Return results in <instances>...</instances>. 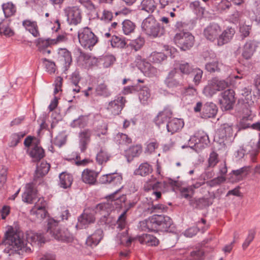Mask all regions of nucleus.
Listing matches in <instances>:
<instances>
[{
  "label": "nucleus",
  "instance_id": "obj_36",
  "mask_svg": "<svg viewBox=\"0 0 260 260\" xmlns=\"http://www.w3.org/2000/svg\"><path fill=\"white\" fill-rule=\"evenodd\" d=\"M138 241L142 244H146L147 246H156L158 244L157 239L150 234H143L138 238Z\"/></svg>",
  "mask_w": 260,
  "mask_h": 260
},
{
  "label": "nucleus",
  "instance_id": "obj_59",
  "mask_svg": "<svg viewBox=\"0 0 260 260\" xmlns=\"http://www.w3.org/2000/svg\"><path fill=\"white\" fill-rule=\"evenodd\" d=\"M110 42L111 46L114 48H123L126 46L125 41L117 36H113Z\"/></svg>",
  "mask_w": 260,
  "mask_h": 260
},
{
  "label": "nucleus",
  "instance_id": "obj_47",
  "mask_svg": "<svg viewBox=\"0 0 260 260\" xmlns=\"http://www.w3.org/2000/svg\"><path fill=\"white\" fill-rule=\"evenodd\" d=\"M114 141L117 144L121 146L127 145L132 142L131 139L127 135L120 133L115 135Z\"/></svg>",
  "mask_w": 260,
  "mask_h": 260
},
{
  "label": "nucleus",
  "instance_id": "obj_22",
  "mask_svg": "<svg viewBox=\"0 0 260 260\" xmlns=\"http://www.w3.org/2000/svg\"><path fill=\"white\" fill-rule=\"evenodd\" d=\"M235 30L232 27H228L224 30L220 35H219L217 39V45L221 46L229 42L233 38Z\"/></svg>",
  "mask_w": 260,
  "mask_h": 260
},
{
  "label": "nucleus",
  "instance_id": "obj_41",
  "mask_svg": "<svg viewBox=\"0 0 260 260\" xmlns=\"http://www.w3.org/2000/svg\"><path fill=\"white\" fill-rule=\"evenodd\" d=\"M150 91L148 87L143 86L140 89L139 98L143 105H147L150 101Z\"/></svg>",
  "mask_w": 260,
  "mask_h": 260
},
{
  "label": "nucleus",
  "instance_id": "obj_39",
  "mask_svg": "<svg viewBox=\"0 0 260 260\" xmlns=\"http://www.w3.org/2000/svg\"><path fill=\"white\" fill-rule=\"evenodd\" d=\"M142 149L140 145H137L130 147L125 151V156L128 161L135 157L138 156L142 152Z\"/></svg>",
  "mask_w": 260,
  "mask_h": 260
},
{
  "label": "nucleus",
  "instance_id": "obj_2",
  "mask_svg": "<svg viewBox=\"0 0 260 260\" xmlns=\"http://www.w3.org/2000/svg\"><path fill=\"white\" fill-rule=\"evenodd\" d=\"M173 223L172 219L164 215H153L139 223L142 231H167Z\"/></svg>",
  "mask_w": 260,
  "mask_h": 260
},
{
  "label": "nucleus",
  "instance_id": "obj_11",
  "mask_svg": "<svg viewBox=\"0 0 260 260\" xmlns=\"http://www.w3.org/2000/svg\"><path fill=\"white\" fill-rule=\"evenodd\" d=\"M67 20L71 24L77 25L82 20L81 11L77 6L68 7L64 9Z\"/></svg>",
  "mask_w": 260,
  "mask_h": 260
},
{
  "label": "nucleus",
  "instance_id": "obj_34",
  "mask_svg": "<svg viewBox=\"0 0 260 260\" xmlns=\"http://www.w3.org/2000/svg\"><path fill=\"white\" fill-rule=\"evenodd\" d=\"M255 43L253 40H248L243 48L242 56L246 59H248L252 56L255 50Z\"/></svg>",
  "mask_w": 260,
  "mask_h": 260
},
{
  "label": "nucleus",
  "instance_id": "obj_42",
  "mask_svg": "<svg viewBox=\"0 0 260 260\" xmlns=\"http://www.w3.org/2000/svg\"><path fill=\"white\" fill-rule=\"evenodd\" d=\"M29 155L33 161H38L44 156V151L42 148L36 145L30 150Z\"/></svg>",
  "mask_w": 260,
  "mask_h": 260
},
{
  "label": "nucleus",
  "instance_id": "obj_46",
  "mask_svg": "<svg viewBox=\"0 0 260 260\" xmlns=\"http://www.w3.org/2000/svg\"><path fill=\"white\" fill-rule=\"evenodd\" d=\"M116 239L118 244H123L126 246H129L134 240V239L128 237L127 231L122 233H118Z\"/></svg>",
  "mask_w": 260,
  "mask_h": 260
},
{
  "label": "nucleus",
  "instance_id": "obj_48",
  "mask_svg": "<svg viewBox=\"0 0 260 260\" xmlns=\"http://www.w3.org/2000/svg\"><path fill=\"white\" fill-rule=\"evenodd\" d=\"M88 120V118L87 116L81 115L78 118L73 120L70 124V126L73 128H83L86 126Z\"/></svg>",
  "mask_w": 260,
  "mask_h": 260
},
{
  "label": "nucleus",
  "instance_id": "obj_55",
  "mask_svg": "<svg viewBox=\"0 0 260 260\" xmlns=\"http://www.w3.org/2000/svg\"><path fill=\"white\" fill-rule=\"evenodd\" d=\"M2 8L5 16L6 17H9L13 15L16 12V7L11 2L4 4L2 5Z\"/></svg>",
  "mask_w": 260,
  "mask_h": 260
},
{
  "label": "nucleus",
  "instance_id": "obj_29",
  "mask_svg": "<svg viewBox=\"0 0 260 260\" xmlns=\"http://www.w3.org/2000/svg\"><path fill=\"white\" fill-rule=\"evenodd\" d=\"M103 231L102 229H97L95 232L89 236L86 239L87 245L90 247L96 246L103 238Z\"/></svg>",
  "mask_w": 260,
  "mask_h": 260
},
{
  "label": "nucleus",
  "instance_id": "obj_50",
  "mask_svg": "<svg viewBox=\"0 0 260 260\" xmlns=\"http://www.w3.org/2000/svg\"><path fill=\"white\" fill-rule=\"evenodd\" d=\"M143 74L148 77H152L155 76L157 73L156 68L153 67L149 62L145 63L144 67L140 70Z\"/></svg>",
  "mask_w": 260,
  "mask_h": 260
},
{
  "label": "nucleus",
  "instance_id": "obj_14",
  "mask_svg": "<svg viewBox=\"0 0 260 260\" xmlns=\"http://www.w3.org/2000/svg\"><path fill=\"white\" fill-rule=\"evenodd\" d=\"M100 181L103 184H109L112 186H117L119 187L117 189L122 188V186L120 187L122 181V177L121 175L118 173H113L103 175L101 177Z\"/></svg>",
  "mask_w": 260,
  "mask_h": 260
},
{
  "label": "nucleus",
  "instance_id": "obj_1",
  "mask_svg": "<svg viewBox=\"0 0 260 260\" xmlns=\"http://www.w3.org/2000/svg\"><path fill=\"white\" fill-rule=\"evenodd\" d=\"M2 244L5 246L4 252L6 256L22 255L24 253H29L31 252V248L25 243L20 234L13 231L6 232Z\"/></svg>",
  "mask_w": 260,
  "mask_h": 260
},
{
  "label": "nucleus",
  "instance_id": "obj_25",
  "mask_svg": "<svg viewBox=\"0 0 260 260\" xmlns=\"http://www.w3.org/2000/svg\"><path fill=\"white\" fill-rule=\"evenodd\" d=\"M184 126V122L181 119L173 118L170 120L166 124V128L168 133L173 135L178 132Z\"/></svg>",
  "mask_w": 260,
  "mask_h": 260
},
{
  "label": "nucleus",
  "instance_id": "obj_3",
  "mask_svg": "<svg viewBox=\"0 0 260 260\" xmlns=\"http://www.w3.org/2000/svg\"><path fill=\"white\" fill-rule=\"evenodd\" d=\"M142 28L147 35L153 38L160 37L165 34L164 28L160 26L152 15H149L143 20Z\"/></svg>",
  "mask_w": 260,
  "mask_h": 260
},
{
  "label": "nucleus",
  "instance_id": "obj_6",
  "mask_svg": "<svg viewBox=\"0 0 260 260\" xmlns=\"http://www.w3.org/2000/svg\"><path fill=\"white\" fill-rule=\"evenodd\" d=\"M121 188L116 189L113 193L109 196V200H107L106 202L101 203L97 205L96 207V212H99L100 214H104L109 213L114 210L115 205L118 204V200H120L121 202H124L126 200L125 196L122 195L121 197H115V195L119 191Z\"/></svg>",
  "mask_w": 260,
  "mask_h": 260
},
{
  "label": "nucleus",
  "instance_id": "obj_63",
  "mask_svg": "<svg viewBox=\"0 0 260 260\" xmlns=\"http://www.w3.org/2000/svg\"><path fill=\"white\" fill-rule=\"evenodd\" d=\"M126 214L125 212H123L116 220L118 229L121 230L125 228L126 224Z\"/></svg>",
  "mask_w": 260,
  "mask_h": 260
},
{
  "label": "nucleus",
  "instance_id": "obj_40",
  "mask_svg": "<svg viewBox=\"0 0 260 260\" xmlns=\"http://www.w3.org/2000/svg\"><path fill=\"white\" fill-rule=\"evenodd\" d=\"M152 171V167L147 162H144L140 165L134 173L135 175L145 177L149 175Z\"/></svg>",
  "mask_w": 260,
  "mask_h": 260
},
{
  "label": "nucleus",
  "instance_id": "obj_35",
  "mask_svg": "<svg viewBox=\"0 0 260 260\" xmlns=\"http://www.w3.org/2000/svg\"><path fill=\"white\" fill-rule=\"evenodd\" d=\"M22 25L35 37L39 36L40 33L36 21L25 20L22 22Z\"/></svg>",
  "mask_w": 260,
  "mask_h": 260
},
{
  "label": "nucleus",
  "instance_id": "obj_52",
  "mask_svg": "<svg viewBox=\"0 0 260 260\" xmlns=\"http://www.w3.org/2000/svg\"><path fill=\"white\" fill-rule=\"evenodd\" d=\"M256 234V230L255 229H251L248 231V234L242 244V248L245 250L251 243L254 240Z\"/></svg>",
  "mask_w": 260,
  "mask_h": 260
},
{
  "label": "nucleus",
  "instance_id": "obj_24",
  "mask_svg": "<svg viewBox=\"0 0 260 260\" xmlns=\"http://www.w3.org/2000/svg\"><path fill=\"white\" fill-rule=\"evenodd\" d=\"M26 239L28 243L32 246H40L46 242V239L41 233L30 232L27 234Z\"/></svg>",
  "mask_w": 260,
  "mask_h": 260
},
{
  "label": "nucleus",
  "instance_id": "obj_18",
  "mask_svg": "<svg viewBox=\"0 0 260 260\" xmlns=\"http://www.w3.org/2000/svg\"><path fill=\"white\" fill-rule=\"evenodd\" d=\"M172 115L171 109L168 107H165L162 111L157 114L154 118L153 121L155 125L160 128L162 126L164 127L166 123H167L171 118Z\"/></svg>",
  "mask_w": 260,
  "mask_h": 260
},
{
  "label": "nucleus",
  "instance_id": "obj_8",
  "mask_svg": "<svg viewBox=\"0 0 260 260\" xmlns=\"http://www.w3.org/2000/svg\"><path fill=\"white\" fill-rule=\"evenodd\" d=\"M182 75L176 69L170 71L166 77L165 83L168 87L172 89L181 88L183 86Z\"/></svg>",
  "mask_w": 260,
  "mask_h": 260
},
{
  "label": "nucleus",
  "instance_id": "obj_28",
  "mask_svg": "<svg viewBox=\"0 0 260 260\" xmlns=\"http://www.w3.org/2000/svg\"><path fill=\"white\" fill-rule=\"evenodd\" d=\"M99 173L88 169H85L82 173V180L85 183L90 185L96 182V178Z\"/></svg>",
  "mask_w": 260,
  "mask_h": 260
},
{
  "label": "nucleus",
  "instance_id": "obj_12",
  "mask_svg": "<svg viewBox=\"0 0 260 260\" xmlns=\"http://www.w3.org/2000/svg\"><path fill=\"white\" fill-rule=\"evenodd\" d=\"M126 102L125 98L122 96H116L114 100L109 102L107 110L113 115L121 113Z\"/></svg>",
  "mask_w": 260,
  "mask_h": 260
},
{
  "label": "nucleus",
  "instance_id": "obj_57",
  "mask_svg": "<svg viewBox=\"0 0 260 260\" xmlns=\"http://www.w3.org/2000/svg\"><path fill=\"white\" fill-rule=\"evenodd\" d=\"M25 135L26 133L23 132L13 134L11 136V140L10 143V146H16L20 142L21 139L25 136Z\"/></svg>",
  "mask_w": 260,
  "mask_h": 260
},
{
  "label": "nucleus",
  "instance_id": "obj_30",
  "mask_svg": "<svg viewBox=\"0 0 260 260\" xmlns=\"http://www.w3.org/2000/svg\"><path fill=\"white\" fill-rule=\"evenodd\" d=\"M233 124L224 123L221 125L217 134L221 139H226L233 136Z\"/></svg>",
  "mask_w": 260,
  "mask_h": 260
},
{
  "label": "nucleus",
  "instance_id": "obj_13",
  "mask_svg": "<svg viewBox=\"0 0 260 260\" xmlns=\"http://www.w3.org/2000/svg\"><path fill=\"white\" fill-rule=\"evenodd\" d=\"M46 202L44 198H39L30 211V215L35 216L38 219H42L45 218L47 214L46 209Z\"/></svg>",
  "mask_w": 260,
  "mask_h": 260
},
{
  "label": "nucleus",
  "instance_id": "obj_7",
  "mask_svg": "<svg viewBox=\"0 0 260 260\" xmlns=\"http://www.w3.org/2000/svg\"><path fill=\"white\" fill-rule=\"evenodd\" d=\"M174 42L181 50L186 51L193 46L194 38L189 32L181 31L175 35Z\"/></svg>",
  "mask_w": 260,
  "mask_h": 260
},
{
  "label": "nucleus",
  "instance_id": "obj_5",
  "mask_svg": "<svg viewBox=\"0 0 260 260\" xmlns=\"http://www.w3.org/2000/svg\"><path fill=\"white\" fill-rule=\"evenodd\" d=\"M78 37L80 45L83 48L89 50H91L98 42V38L88 27L80 29L78 31Z\"/></svg>",
  "mask_w": 260,
  "mask_h": 260
},
{
  "label": "nucleus",
  "instance_id": "obj_62",
  "mask_svg": "<svg viewBox=\"0 0 260 260\" xmlns=\"http://www.w3.org/2000/svg\"><path fill=\"white\" fill-rule=\"evenodd\" d=\"M166 208V207L161 204L154 205L152 203L149 205L148 207L146 208L145 211L148 213L151 214L152 213L156 212L159 210H164Z\"/></svg>",
  "mask_w": 260,
  "mask_h": 260
},
{
  "label": "nucleus",
  "instance_id": "obj_27",
  "mask_svg": "<svg viewBox=\"0 0 260 260\" xmlns=\"http://www.w3.org/2000/svg\"><path fill=\"white\" fill-rule=\"evenodd\" d=\"M217 108L213 103H207L203 107L202 117L205 118L214 117L217 114Z\"/></svg>",
  "mask_w": 260,
  "mask_h": 260
},
{
  "label": "nucleus",
  "instance_id": "obj_60",
  "mask_svg": "<svg viewBox=\"0 0 260 260\" xmlns=\"http://www.w3.org/2000/svg\"><path fill=\"white\" fill-rule=\"evenodd\" d=\"M190 9L198 15H202L204 14V8L201 6L200 2L195 1L190 4Z\"/></svg>",
  "mask_w": 260,
  "mask_h": 260
},
{
  "label": "nucleus",
  "instance_id": "obj_31",
  "mask_svg": "<svg viewBox=\"0 0 260 260\" xmlns=\"http://www.w3.org/2000/svg\"><path fill=\"white\" fill-rule=\"evenodd\" d=\"M50 168L49 164L45 161H42L40 165H38L34 175V181H37L38 179L46 175Z\"/></svg>",
  "mask_w": 260,
  "mask_h": 260
},
{
  "label": "nucleus",
  "instance_id": "obj_26",
  "mask_svg": "<svg viewBox=\"0 0 260 260\" xmlns=\"http://www.w3.org/2000/svg\"><path fill=\"white\" fill-rule=\"evenodd\" d=\"M58 59L64 65L67 69L72 62L71 53L66 48H59L58 50Z\"/></svg>",
  "mask_w": 260,
  "mask_h": 260
},
{
  "label": "nucleus",
  "instance_id": "obj_37",
  "mask_svg": "<svg viewBox=\"0 0 260 260\" xmlns=\"http://www.w3.org/2000/svg\"><path fill=\"white\" fill-rule=\"evenodd\" d=\"M145 43V40L143 37H139L135 40H133L126 45L125 48L127 50H131L132 52H136L143 47Z\"/></svg>",
  "mask_w": 260,
  "mask_h": 260
},
{
  "label": "nucleus",
  "instance_id": "obj_23",
  "mask_svg": "<svg viewBox=\"0 0 260 260\" xmlns=\"http://www.w3.org/2000/svg\"><path fill=\"white\" fill-rule=\"evenodd\" d=\"M95 217L92 214L84 212L78 217L76 227L78 229H85L89 224L93 223Z\"/></svg>",
  "mask_w": 260,
  "mask_h": 260
},
{
  "label": "nucleus",
  "instance_id": "obj_53",
  "mask_svg": "<svg viewBox=\"0 0 260 260\" xmlns=\"http://www.w3.org/2000/svg\"><path fill=\"white\" fill-rule=\"evenodd\" d=\"M110 157V154L107 151L101 149L96 154V160L98 164L102 165L107 162Z\"/></svg>",
  "mask_w": 260,
  "mask_h": 260
},
{
  "label": "nucleus",
  "instance_id": "obj_32",
  "mask_svg": "<svg viewBox=\"0 0 260 260\" xmlns=\"http://www.w3.org/2000/svg\"><path fill=\"white\" fill-rule=\"evenodd\" d=\"M78 62L80 65L85 68H88L93 66L95 63L96 59L88 54L80 52V54L78 57Z\"/></svg>",
  "mask_w": 260,
  "mask_h": 260
},
{
  "label": "nucleus",
  "instance_id": "obj_16",
  "mask_svg": "<svg viewBox=\"0 0 260 260\" xmlns=\"http://www.w3.org/2000/svg\"><path fill=\"white\" fill-rule=\"evenodd\" d=\"M229 84L224 80H218L217 78L212 79L209 84L204 88L205 92H208L210 94H213L216 91L222 90L228 87Z\"/></svg>",
  "mask_w": 260,
  "mask_h": 260
},
{
  "label": "nucleus",
  "instance_id": "obj_10",
  "mask_svg": "<svg viewBox=\"0 0 260 260\" xmlns=\"http://www.w3.org/2000/svg\"><path fill=\"white\" fill-rule=\"evenodd\" d=\"M252 128L260 131V123L256 122L251 125ZM260 148V133H259V139L257 142H253L252 140L249 142L246 149L247 150L249 153L250 160L252 162H255L256 161V155L259 152V149Z\"/></svg>",
  "mask_w": 260,
  "mask_h": 260
},
{
  "label": "nucleus",
  "instance_id": "obj_20",
  "mask_svg": "<svg viewBox=\"0 0 260 260\" xmlns=\"http://www.w3.org/2000/svg\"><path fill=\"white\" fill-rule=\"evenodd\" d=\"M91 135L92 131L89 129H85L79 133V147L81 152H84L86 150Z\"/></svg>",
  "mask_w": 260,
  "mask_h": 260
},
{
  "label": "nucleus",
  "instance_id": "obj_54",
  "mask_svg": "<svg viewBox=\"0 0 260 260\" xmlns=\"http://www.w3.org/2000/svg\"><path fill=\"white\" fill-rule=\"evenodd\" d=\"M160 185H162V183L157 181L155 179L153 180H148L144 185V189L146 191H154L155 189H158Z\"/></svg>",
  "mask_w": 260,
  "mask_h": 260
},
{
  "label": "nucleus",
  "instance_id": "obj_17",
  "mask_svg": "<svg viewBox=\"0 0 260 260\" xmlns=\"http://www.w3.org/2000/svg\"><path fill=\"white\" fill-rule=\"evenodd\" d=\"M221 32L220 26L217 23H212L205 28L204 36L206 39L211 42L217 40L219 35Z\"/></svg>",
  "mask_w": 260,
  "mask_h": 260
},
{
  "label": "nucleus",
  "instance_id": "obj_38",
  "mask_svg": "<svg viewBox=\"0 0 260 260\" xmlns=\"http://www.w3.org/2000/svg\"><path fill=\"white\" fill-rule=\"evenodd\" d=\"M111 92L108 85L105 83L98 84L95 88V95L96 96L107 98L111 95Z\"/></svg>",
  "mask_w": 260,
  "mask_h": 260
},
{
  "label": "nucleus",
  "instance_id": "obj_61",
  "mask_svg": "<svg viewBox=\"0 0 260 260\" xmlns=\"http://www.w3.org/2000/svg\"><path fill=\"white\" fill-rule=\"evenodd\" d=\"M199 143L207 145L209 143V139L207 134L203 131H200L194 135Z\"/></svg>",
  "mask_w": 260,
  "mask_h": 260
},
{
  "label": "nucleus",
  "instance_id": "obj_9",
  "mask_svg": "<svg viewBox=\"0 0 260 260\" xmlns=\"http://www.w3.org/2000/svg\"><path fill=\"white\" fill-rule=\"evenodd\" d=\"M66 40V37L63 35H58L56 38L44 39L43 38H39L37 41V46L38 49L42 51L43 53H50V50L47 49L51 45L56 44L60 42H63Z\"/></svg>",
  "mask_w": 260,
  "mask_h": 260
},
{
  "label": "nucleus",
  "instance_id": "obj_19",
  "mask_svg": "<svg viewBox=\"0 0 260 260\" xmlns=\"http://www.w3.org/2000/svg\"><path fill=\"white\" fill-rule=\"evenodd\" d=\"M34 183L26 184L25 190L22 194V201L28 204L35 203L37 199L36 192L34 189Z\"/></svg>",
  "mask_w": 260,
  "mask_h": 260
},
{
  "label": "nucleus",
  "instance_id": "obj_49",
  "mask_svg": "<svg viewBox=\"0 0 260 260\" xmlns=\"http://www.w3.org/2000/svg\"><path fill=\"white\" fill-rule=\"evenodd\" d=\"M0 35H4L7 37H11L14 35V30L10 27L7 21L0 22Z\"/></svg>",
  "mask_w": 260,
  "mask_h": 260
},
{
  "label": "nucleus",
  "instance_id": "obj_4",
  "mask_svg": "<svg viewBox=\"0 0 260 260\" xmlns=\"http://www.w3.org/2000/svg\"><path fill=\"white\" fill-rule=\"evenodd\" d=\"M47 232L58 241L65 242H70L72 241V236L68 230H61L57 226V221L54 219L48 220Z\"/></svg>",
  "mask_w": 260,
  "mask_h": 260
},
{
  "label": "nucleus",
  "instance_id": "obj_44",
  "mask_svg": "<svg viewBox=\"0 0 260 260\" xmlns=\"http://www.w3.org/2000/svg\"><path fill=\"white\" fill-rule=\"evenodd\" d=\"M194 69L193 65L185 61L182 60L178 63V69L183 75H189L193 72Z\"/></svg>",
  "mask_w": 260,
  "mask_h": 260
},
{
  "label": "nucleus",
  "instance_id": "obj_56",
  "mask_svg": "<svg viewBox=\"0 0 260 260\" xmlns=\"http://www.w3.org/2000/svg\"><path fill=\"white\" fill-rule=\"evenodd\" d=\"M167 56L162 52H153L149 56V60L155 63H159L165 60Z\"/></svg>",
  "mask_w": 260,
  "mask_h": 260
},
{
  "label": "nucleus",
  "instance_id": "obj_45",
  "mask_svg": "<svg viewBox=\"0 0 260 260\" xmlns=\"http://www.w3.org/2000/svg\"><path fill=\"white\" fill-rule=\"evenodd\" d=\"M156 6L154 0H143L141 3V9L149 13H153Z\"/></svg>",
  "mask_w": 260,
  "mask_h": 260
},
{
  "label": "nucleus",
  "instance_id": "obj_64",
  "mask_svg": "<svg viewBox=\"0 0 260 260\" xmlns=\"http://www.w3.org/2000/svg\"><path fill=\"white\" fill-rule=\"evenodd\" d=\"M192 189L188 186L182 187L180 190V194L182 198L189 200L192 198L193 194Z\"/></svg>",
  "mask_w": 260,
  "mask_h": 260
},
{
  "label": "nucleus",
  "instance_id": "obj_43",
  "mask_svg": "<svg viewBox=\"0 0 260 260\" xmlns=\"http://www.w3.org/2000/svg\"><path fill=\"white\" fill-rule=\"evenodd\" d=\"M225 68V66L218 61L208 62L205 65L206 70L210 73L219 72Z\"/></svg>",
  "mask_w": 260,
  "mask_h": 260
},
{
  "label": "nucleus",
  "instance_id": "obj_51",
  "mask_svg": "<svg viewBox=\"0 0 260 260\" xmlns=\"http://www.w3.org/2000/svg\"><path fill=\"white\" fill-rule=\"evenodd\" d=\"M135 27V23L129 20H125L122 23V31L125 35H128L133 32Z\"/></svg>",
  "mask_w": 260,
  "mask_h": 260
},
{
  "label": "nucleus",
  "instance_id": "obj_15",
  "mask_svg": "<svg viewBox=\"0 0 260 260\" xmlns=\"http://www.w3.org/2000/svg\"><path fill=\"white\" fill-rule=\"evenodd\" d=\"M222 98L220 100L221 108L224 110L233 108L235 103V92L232 89H228L221 93Z\"/></svg>",
  "mask_w": 260,
  "mask_h": 260
},
{
  "label": "nucleus",
  "instance_id": "obj_21",
  "mask_svg": "<svg viewBox=\"0 0 260 260\" xmlns=\"http://www.w3.org/2000/svg\"><path fill=\"white\" fill-rule=\"evenodd\" d=\"M236 110L238 113V116L242 117L243 122L252 119L251 110L247 103H239L236 105Z\"/></svg>",
  "mask_w": 260,
  "mask_h": 260
},
{
  "label": "nucleus",
  "instance_id": "obj_58",
  "mask_svg": "<svg viewBox=\"0 0 260 260\" xmlns=\"http://www.w3.org/2000/svg\"><path fill=\"white\" fill-rule=\"evenodd\" d=\"M251 28V25L246 24V23H241L240 24L239 32L240 34V36L243 39L249 36Z\"/></svg>",
  "mask_w": 260,
  "mask_h": 260
},
{
  "label": "nucleus",
  "instance_id": "obj_33",
  "mask_svg": "<svg viewBox=\"0 0 260 260\" xmlns=\"http://www.w3.org/2000/svg\"><path fill=\"white\" fill-rule=\"evenodd\" d=\"M59 179L58 185L64 189L71 187L73 181L72 175L67 172L61 173L59 175Z\"/></svg>",
  "mask_w": 260,
  "mask_h": 260
}]
</instances>
